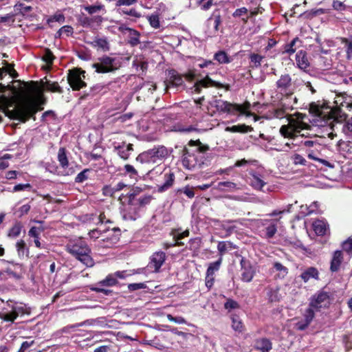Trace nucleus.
I'll list each match as a JSON object with an SVG mask.
<instances>
[{
    "label": "nucleus",
    "mask_w": 352,
    "mask_h": 352,
    "mask_svg": "<svg viewBox=\"0 0 352 352\" xmlns=\"http://www.w3.org/2000/svg\"><path fill=\"white\" fill-rule=\"evenodd\" d=\"M102 287L103 286H97L96 283L94 287H91V290L96 293H102L105 296H109L113 293L112 290L104 289Z\"/></svg>",
    "instance_id": "nucleus-57"
},
{
    "label": "nucleus",
    "mask_w": 352,
    "mask_h": 352,
    "mask_svg": "<svg viewBox=\"0 0 352 352\" xmlns=\"http://www.w3.org/2000/svg\"><path fill=\"white\" fill-rule=\"evenodd\" d=\"M315 311L316 309L312 307H309L305 310L304 314V318L305 321L307 322L308 324H310L311 322L313 320L314 316H315Z\"/></svg>",
    "instance_id": "nucleus-50"
},
{
    "label": "nucleus",
    "mask_w": 352,
    "mask_h": 352,
    "mask_svg": "<svg viewBox=\"0 0 352 352\" xmlns=\"http://www.w3.org/2000/svg\"><path fill=\"white\" fill-rule=\"evenodd\" d=\"M89 43L92 47L98 50H101L104 52H108L110 50L109 43L105 38L96 37L94 40Z\"/></svg>",
    "instance_id": "nucleus-27"
},
{
    "label": "nucleus",
    "mask_w": 352,
    "mask_h": 352,
    "mask_svg": "<svg viewBox=\"0 0 352 352\" xmlns=\"http://www.w3.org/2000/svg\"><path fill=\"white\" fill-rule=\"evenodd\" d=\"M127 30L128 32L130 33L129 43L131 44V46L138 45L140 43L139 38L140 33L137 30H133L132 28H127Z\"/></svg>",
    "instance_id": "nucleus-38"
},
{
    "label": "nucleus",
    "mask_w": 352,
    "mask_h": 352,
    "mask_svg": "<svg viewBox=\"0 0 352 352\" xmlns=\"http://www.w3.org/2000/svg\"><path fill=\"white\" fill-rule=\"evenodd\" d=\"M122 65V59L117 56L104 55L98 58V62L93 64L97 73H109L118 70Z\"/></svg>",
    "instance_id": "nucleus-7"
},
{
    "label": "nucleus",
    "mask_w": 352,
    "mask_h": 352,
    "mask_svg": "<svg viewBox=\"0 0 352 352\" xmlns=\"http://www.w3.org/2000/svg\"><path fill=\"white\" fill-rule=\"evenodd\" d=\"M118 283L117 279L113 274H109L106 276V278L99 282L97 283V286H104V287H112L115 286Z\"/></svg>",
    "instance_id": "nucleus-33"
},
{
    "label": "nucleus",
    "mask_w": 352,
    "mask_h": 352,
    "mask_svg": "<svg viewBox=\"0 0 352 352\" xmlns=\"http://www.w3.org/2000/svg\"><path fill=\"white\" fill-rule=\"evenodd\" d=\"M212 21H213V34H215L218 32L219 30V25H221V16L220 14L219 9H216L213 11L211 16L208 19L207 22L209 24Z\"/></svg>",
    "instance_id": "nucleus-26"
},
{
    "label": "nucleus",
    "mask_w": 352,
    "mask_h": 352,
    "mask_svg": "<svg viewBox=\"0 0 352 352\" xmlns=\"http://www.w3.org/2000/svg\"><path fill=\"white\" fill-rule=\"evenodd\" d=\"M35 344V340L29 338L28 340L23 342L17 352H28L29 349Z\"/></svg>",
    "instance_id": "nucleus-51"
},
{
    "label": "nucleus",
    "mask_w": 352,
    "mask_h": 352,
    "mask_svg": "<svg viewBox=\"0 0 352 352\" xmlns=\"http://www.w3.org/2000/svg\"><path fill=\"white\" fill-rule=\"evenodd\" d=\"M168 155V148L163 145H158L140 153L136 157V160L142 164L155 163L157 160H162Z\"/></svg>",
    "instance_id": "nucleus-6"
},
{
    "label": "nucleus",
    "mask_w": 352,
    "mask_h": 352,
    "mask_svg": "<svg viewBox=\"0 0 352 352\" xmlns=\"http://www.w3.org/2000/svg\"><path fill=\"white\" fill-rule=\"evenodd\" d=\"M222 262V258H219L217 261L210 263L206 270V274L214 276V273L217 272Z\"/></svg>",
    "instance_id": "nucleus-40"
},
{
    "label": "nucleus",
    "mask_w": 352,
    "mask_h": 352,
    "mask_svg": "<svg viewBox=\"0 0 352 352\" xmlns=\"http://www.w3.org/2000/svg\"><path fill=\"white\" fill-rule=\"evenodd\" d=\"M293 162L296 165H307V160L300 154H294L293 156Z\"/></svg>",
    "instance_id": "nucleus-61"
},
{
    "label": "nucleus",
    "mask_w": 352,
    "mask_h": 352,
    "mask_svg": "<svg viewBox=\"0 0 352 352\" xmlns=\"http://www.w3.org/2000/svg\"><path fill=\"white\" fill-rule=\"evenodd\" d=\"M126 186V185L122 182H118L114 186L106 185L102 189V194L104 196L113 197L116 192L122 190Z\"/></svg>",
    "instance_id": "nucleus-25"
},
{
    "label": "nucleus",
    "mask_w": 352,
    "mask_h": 352,
    "mask_svg": "<svg viewBox=\"0 0 352 352\" xmlns=\"http://www.w3.org/2000/svg\"><path fill=\"white\" fill-rule=\"evenodd\" d=\"M167 318L169 321L173 322L177 324H186L187 322L182 316H173L171 314L167 315Z\"/></svg>",
    "instance_id": "nucleus-62"
},
{
    "label": "nucleus",
    "mask_w": 352,
    "mask_h": 352,
    "mask_svg": "<svg viewBox=\"0 0 352 352\" xmlns=\"http://www.w3.org/2000/svg\"><path fill=\"white\" fill-rule=\"evenodd\" d=\"M217 188L219 190H233L236 188V184L232 182H220Z\"/></svg>",
    "instance_id": "nucleus-41"
},
{
    "label": "nucleus",
    "mask_w": 352,
    "mask_h": 352,
    "mask_svg": "<svg viewBox=\"0 0 352 352\" xmlns=\"http://www.w3.org/2000/svg\"><path fill=\"white\" fill-rule=\"evenodd\" d=\"M226 131L232 133H245L253 131V128L250 126L243 124L234 125L232 126H228L226 129Z\"/></svg>",
    "instance_id": "nucleus-30"
},
{
    "label": "nucleus",
    "mask_w": 352,
    "mask_h": 352,
    "mask_svg": "<svg viewBox=\"0 0 352 352\" xmlns=\"http://www.w3.org/2000/svg\"><path fill=\"white\" fill-rule=\"evenodd\" d=\"M232 328L234 331L238 332H242L243 331V325L241 320L239 318V316L237 315H232Z\"/></svg>",
    "instance_id": "nucleus-37"
},
{
    "label": "nucleus",
    "mask_w": 352,
    "mask_h": 352,
    "mask_svg": "<svg viewBox=\"0 0 352 352\" xmlns=\"http://www.w3.org/2000/svg\"><path fill=\"white\" fill-rule=\"evenodd\" d=\"M128 206L134 210L133 215H130L129 218L135 220L138 217V212L149 205L153 199L152 195L145 193L143 190L138 187H133L127 193Z\"/></svg>",
    "instance_id": "nucleus-3"
},
{
    "label": "nucleus",
    "mask_w": 352,
    "mask_h": 352,
    "mask_svg": "<svg viewBox=\"0 0 352 352\" xmlns=\"http://www.w3.org/2000/svg\"><path fill=\"white\" fill-rule=\"evenodd\" d=\"M114 149L117 151L118 155L123 160H126L129 158L131 152L133 150V144H126L124 142L122 145L116 146Z\"/></svg>",
    "instance_id": "nucleus-20"
},
{
    "label": "nucleus",
    "mask_w": 352,
    "mask_h": 352,
    "mask_svg": "<svg viewBox=\"0 0 352 352\" xmlns=\"http://www.w3.org/2000/svg\"><path fill=\"white\" fill-rule=\"evenodd\" d=\"M251 176L250 185L256 190H261L263 187L266 184V182L262 179L261 174L252 171L250 173Z\"/></svg>",
    "instance_id": "nucleus-24"
},
{
    "label": "nucleus",
    "mask_w": 352,
    "mask_h": 352,
    "mask_svg": "<svg viewBox=\"0 0 352 352\" xmlns=\"http://www.w3.org/2000/svg\"><path fill=\"white\" fill-rule=\"evenodd\" d=\"M276 87L278 93L286 97H289L294 94L292 77L288 74H282L276 82Z\"/></svg>",
    "instance_id": "nucleus-10"
},
{
    "label": "nucleus",
    "mask_w": 352,
    "mask_h": 352,
    "mask_svg": "<svg viewBox=\"0 0 352 352\" xmlns=\"http://www.w3.org/2000/svg\"><path fill=\"white\" fill-rule=\"evenodd\" d=\"M289 125L294 133H300L301 130L306 129L307 124L303 122L289 119Z\"/></svg>",
    "instance_id": "nucleus-34"
},
{
    "label": "nucleus",
    "mask_w": 352,
    "mask_h": 352,
    "mask_svg": "<svg viewBox=\"0 0 352 352\" xmlns=\"http://www.w3.org/2000/svg\"><path fill=\"white\" fill-rule=\"evenodd\" d=\"M214 60L219 64H228L232 62V58L223 50H219L214 55Z\"/></svg>",
    "instance_id": "nucleus-31"
},
{
    "label": "nucleus",
    "mask_w": 352,
    "mask_h": 352,
    "mask_svg": "<svg viewBox=\"0 0 352 352\" xmlns=\"http://www.w3.org/2000/svg\"><path fill=\"white\" fill-rule=\"evenodd\" d=\"M112 231L114 232L112 236L107 237L106 239L102 240L104 242H110L111 245L116 244L118 241L120 236V229L119 228H113Z\"/></svg>",
    "instance_id": "nucleus-44"
},
{
    "label": "nucleus",
    "mask_w": 352,
    "mask_h": 352,
    "mask_svg": "<svg viewBox=\"0 0 352 352\" xmlns=\"http://www.w3.org/2000/svg\"><path fill=\"white\" fill-rule=\"evenodd\" d=\"M296 61L298 67L300 69L305 70L310 64L307 56V52L304 50H300L296 54Z\"/></svg>",
    "instance_id": "nucleus-22"
},
{
    "label": "nucleus",
    "mask_w": 352,
    "mask_h": 352,
    "mask_svg": "<svg viewBox=\"0 0 352 352\" xmlns=\"http://www.w3.org/2000/svg\"><path fill=\"white\" fill-rule=\"evenodd\" d=\"M15 14L12 13L7 14L4 16H0V24L4 23L11 25L15 21Z\"/></svg>",
    "instance_id": "nucleus-49"
},
{
    "label": "nucleus",
    "mask_w": 352,
    "mask_h": 352,
    "mask_svg": "<svg viewBox=\"0 0 352 352\" xmlns=\"http://www.w3.org/2000/svg\"><path fill=\"white\" fill-rule=\"evenodd\" d=\"M16 250L18 252L19 255L23 256L25 254V251L26 250V244L23 240H20L16 243Z\"/></svg>",
    "instance_id": "nucleus-60"
},
{
    "label": "nucleus",
    "mask_w": 352,
    "mask_h": 352,
    "mask_svg": "<svg viewBox=\"0 0 352 352\" xmlns=\"http://www.w3.org/2000/svg\"><path fill=\"white\" fill-rule=\"evenodd\" d=\"M343 261L342 252L340 250H336L333 252L330 263V271L336 272L340 270V265Z\"/></svg>",
    "instance_id": "nucleus-18"
},
{
    "label": "nucleus",
    "mask_w": 352,
    "mask_h": 352,
    "mask_svg": "<svg viewBox=\"0 0 352 352\" xmlns=\"http://www.w3.org/2000/svg\"><path fill=\"white\" fill-rule=\"evenodd\" d=\"M3 304L0 311V318L6 322H14L18 317L30 316L31 309L27 305L21 302H16L11 300Z\"/></svg>",
    "instance_id": "nucleus-4"
},
{
    "label": "nucleus",
    "mask_w": 352,
    "mask_h": 352,
    "mask_svg": "<svg viewBox=\"0 0 352 352\" xmlns=\"http://www.w3.org/2000/svg\"><path fill=\"white\" fill-rule=\"evenodd\" d=\"M166 90L176 88L177 90L184 89V81L182 76L175 69L168 71V78L164 82Z\"/></svg>",
    "instance_id": "nucleus-13"
},
{
    "label": "nucleus",
    "mask_w": 352,
    "mask_h": 352,
    "mask_svg": "<svg viewBox=\"0 0 352 352\" xmlns=\"http://www.w3.org/2000/svg\"><path fill=\"white\" fill-rule=\"evenodd\" d=\"M280 133L284 137L287 138H291L294 136V133H293L292 129L290 128L289 124L287 125H283L280 129Z\"/></svg>",
    "instance_id": "nucleus-52"
},
{
    "label": "nucleus",
    "mask_w": 352,
    "mask_h": 352,
    "mask_svg": "<svg viewBox=\"0 0 352 352\" xmlns=\"http://www.w3.org/2000/svg\"><path fill=\"white\" fill-rule=\"evenodd\" d=\"M148 20L149 21L151 27L154 28H158L160 26V18L157 14H153L151 16H148Z\"/></svg>",
    "instance_id": "nucleus-54"
},
{
    "label": "nucleus",
    "mask_w": 352,
    "mask_h": 352,
    "mask_svg": "<svg viewBox=\"0 0 352 352\" xmlns=\"http://www.w3.org/2000/svg\"><path fill=\"white\" fill-rule=\"evenodd\" d=\"M273 267L276 271L279 272L283 277H285L288 273V269L279 262H275L273 265Z\"/></svg>",
    "instance_id": "nucleus-56"
},
{
    "label": "nucleus",
    "mask_w": 352,
    "mask_h": 352,
    "mask_svg": "<svg viewBox=\"0 0 352 352\" xmlns=\"http://www.w3.org/2000/svg\"><path fill=\"white\" fill-rule=\"evenodd\" d=\"M300 276L305 283L308 282L311 278L318 280L319 272L314 267H309L302 272Z\"/></svg>",
    "instance_id": "nucleus-23"
},
{
    "label": "nucleus",
    "mask_w": 352,
    "mask_h": 352,
    "mask_svg": "<svg viewBox=\"0 0 352 352\" xmlns=\"http://www.w3.org/2000/svg\"><path fill=\"white\" fill-rule=\"evenodd\" d=\"M66 250L86 267H91L94 265L95 263L91 255V250L81 238L69 241L66 245Z\"/></svg>",
    "instance_id": "nucleus-2"
},
{
    "label": "nucleus",
    "mask_w": 352,
    "mask_h": 352,
    "mask_svg": "<svg viewBox=\"0 0 352 352\" xmlns=\"http://www.w3.org/2000/svg\"><path fill=\"white\" fill-rule=\"evenodd\" d=\"M46 88L47 90L52 91V92H58V93L63 92V89L59 86V85L56 82H47V85H46Z\"/></svg>",
    "instance_id": "nucleus-55"
},
{
    "label": "nucleus",
    "mask_w": 352,
    "mask_h": 352,
    "mask_svg": "<svg viewBox=\"0 0 352 352\" xmlns=\"http://www.w3.org/2000/svg\"><path fill=\"white\" fill-rule=\"evenodd\" d=\"M255 347L262 352H269L272 349V342L267 338H261L256 341Z\"/></svg>",
    "instance_id": "nucleus-29"
},
{
    "label": "nucleus",
    "mask_w": 352,
    "mask_h": 352,
    "mask_svg": "<svg viewBox=\"0 0 352 352\" xmlns=\"http://www.w3.org/2000/svg\"><path fill=\"white\" fill-rule=\"evenodd\" d=\"M312 227L318 236H324L329 232V224L325 220H316L313 222Z\"/></svg>",
    "instance_id": "nucleus-17"
},
{
    "label": "nucleus",
    "mask_w": 352,
    "mask_h": 352,
    "mask_svg": "<svg viewBox=\"0 0 352 352\" xmlns=\"http://www.w3.org/2000/svg\"><path fill=\"white\" fill-rule=\"evenodd\" d=\"M127 287L129 292H134L141 289H146L147 285L145 283H129Z\"/></svg>",
    "instance_id": "nucleus-58"
},
{
    "label": "nucleus",
    "mask_w": 352,
    "mask_h": 352,
    "mask_svg": "<svg viewBox=\"0 0 352 352\" xmlns=\"http://www.w3.org/2000/svg\"><path fill=\"white\" fill-rule=\"evenodd\" d=\"M223 307L225 309H226L228 312H230L233 309L240 308L239 302L232 298H227V300L224 303Z\"/></svg>",
    "instance_id": "nucleus-46"
},
{
    "label": "nucleus",
    "mask_w": 352,
    "mask_h": 352,
    "mask_svg": "<svg viewBox=\"0 0 352 352\" xmlns=\"http://www.w3.org/2000/svg\"><path fill=\"white\" fill-rule=\"evenodd\" d=\"M166 258V254L162 251L154 252L150 257V261L146 266L147 269L154 273H159L160 268Z\"/></svg>",
    "instance_id": "nucleus-14"
},
{
    "label": "nucleus",
    "mask_w": 352,
    "mask_h": 352,
    "mask_svg": "<svg viewBox=\"0 0 352 352\" xmlns=\"http://www.w3.org/2000/svg\"><path fill=\"white\" fill-rule=\"evenodd\" d=\"M38 109L35 106L33 105H25L22 106L16 111L11 112L10 113L14 114V118L18 120L20 122H25L30 118L34 120L36 118L34 115L36 113Z\"/></svg>",
    "instance_id": "nucleus-12"
},
{
    "label": "nucleus",
    "mask_w": 352,
    "mask_h": 352,
    "mask_svg": "<svg viewBox=\"0 0 352 352\" xmlns=\"http://www.w3.org/2000/svg\"><path fill=\"white\" fill-rule=\"evenodd\" d=\"M57 160L59 162L60 166L63 169L61 175L63 176L72 175L76 172V170H79L80 168V166L74 163L69 162L67 150L65 147H60L58 149Z\"/></svg>",
    "instance_id": "nucleus-8"
},
{
    "label": "nucleus",
    "mask_w": 352,
    "mask_h": 352,
    "mask_svg": "<svg viewBox=\"0 0 352 352\" xmlns=\"http://www.w3.org/2000/svg\"><path fill=\"white\" fill-rule=\"evenodd\" d=\"M103 9H104V6H102V5H94V6H87L85 8V10L90 14L96 13L98 11L103 10Z\"/></svg>",
    "instance_id": "nucleus-64"
},
{
    "label": "nucleus",
    "mask_w": 352,
    "mask_h": 352,
    "mask_svg": "<svg viewBox=\"0 0 352 352\" xmlns=\"http://www.w3.org/2000/svg\"><path fill=\"white\" fill-rule=\"evenodd\" d=\"M332 7L333 10L339 12L344 11L346 9L347 6L342 1L338 0H333L332 2Z\"/></svg>",
    "instance_id": "nucleus-59"
},
{
    "label": "nucleus",
    "mask_w": 352,
    "mask_h": 352,
    "mask_svg": "<svg viewBox=\"0 0 352 352\" xmlns=\"http://www.w3.org/2000/svg\"><path fill=\"white\" fill-rule=\"evenodd\" d=\"M85 72L80 69L69 71L67 79L69 85L74 90H80L86 86V83L83 80L85 78Z\"/></svg>",
    "instance_id": "nucleus-11"
},
{
    "label": "nucleus",
    "mask_w": 352,
    "mask_h": 352,
    "mask_svg": "<svg viewBox=\"0 0 352 352\" xmlns=\"http://www.w3.org/2000/svg\"><path fill=\"white\" fill-rule=\"evenodd\" d=\"M21 223H16L9 230L8 236L15 238L19 236L22 230Z\"/></svg>",
    "instance_id": "nucleus-45"
},
{
    "label": "nucleus",
    "mask_w": 352,
    "mask_h": 352,
    "mask_svg": "<svg viewBox=\"0 0 352 352\" xmlns=\"http://www.w3.org/2000/svg\"><path fill=\"white\" fill-rule=\"evenodd\" d=\"M44 230L45 229H40V228L33 226L29 230L28 235L30 237L38 238L39 235L41 234V232L44 231Z\"/></svg>",
    "instance_id": "nucleus-63"
},
{
    "label": "nucleus",
    "mask_w": 352,
    "mask_h": 352,
    "mask_svg": "<svg viewBox=\"0 0 352 352\" xmlns=\"http://www.w3.org/2000/svg\"><path fill=\"white\" fill-rule=\"evenodd\" d=\"M214 222L219 223V226L226 232V236H230L236 231V226L234 225V223H240V219L235 220H225L220 221L214 220Z\"/></svg>",
    "instance_id": "nucleus-15"
},
{
    "label": "nucleus",
    "mask_w": 352,
    "mask_h": 352,
    "mask_svg": "<svg viewBox=\"0 0 352 352\" xmlns=\"http://www.w3.org/2000/svg\"><path fill=\"white\" fill-rule=\"evenodd\" d=\"M342 131L346 136L352 138V117L344 122Z\"/></svg>",
    "instance_id": "nucleus-47"
},
{
    "label": "nucleus",
    "mask_w": 352,
    "mask_h": 352,
    "mask_svg": "<svg viewBox=\"0 0 352 352\" xmlns=\"http://www.w3.org/2000/svg\"><path fill=\"white\" fill-rule=\"evenodd\" d=\"M214 107L217 111L220 113H228L230 115H237L238 113L245 114L246 116H252L250 112H247L250 108V104L245 102L243 105L232 104L228 101L221 99L214 101Z\"/></svg>",
    "instance_id": "nucleus-5"
},
{
    "label": "nucleus",
    "mask_w": 352,
    "mask_h": 352,
    "mask_svg": "<svg viewBox=\"0 0 352 352\" xmlns=\"http://www.w3.org/2000/svg\"><path fill=\"white\" fill-rule=\"evenodd\" d=\"M297 43H301V41L298 37H295L289 43L285 45L283 52L289 55L294 54L297 49L296 46Z\"/></svg>",
    "instance_id": "nucleus-36"
},
{
    "label": "nucleus",
    "mask_w": 352,
    "mask_h": 352,
    "mask_svg": "<svg viewBox=\"0 0 352 352\" xmlns=\"http://www.w3.org/2000/svg\"><path fill=\"white\" fill-rule=\"evenodd\" d=\"M235 245L230 241H220L217 245L220 256H223L227 251L235 249Z\"/></svg>",
    "instance_id": "nucleus-35"
},
{
    "label": "nucleus",
    "mask_w": 352,
    "mask_h": 352,
    "mask_svg": "<svg viewBox=\"0 0 352 352\" xmlns=\"http://www.w3.org/2000/svg\"><path fill=\"white\" fill-rule=\"evenodd\" d=\"M268 300L271 302L280 301L281 296L279 294L278 289H270L267 292Z\"/></svg>",
    "instance_id": "nucleus-48"
},
{
    "label": "nucleus",
    "mask_w": 352,
    "mask_h": 352,
    "mask_svg": "<svg viewBox=\"0 0 352 352\" xmlns=\"http://www.w3.org/2000/svg\"><path fill=\"white\" fill-rule=\"evenodd\" d=\"M14 8L16 10L19 11V12H20L21 14H22L23 15L27 14L28 12L32 11V8L31 6H25V4L21 3H16L14 6Z\"/></svg>",
    "instance_id": "nucleus-53"
},
{
    "label": "nucleus",
    "mask_w": 352,
    "mask_h": 352,
    "mask_svg": "<svg viewBox=\"0 0 352 352\" xmlns=\"http://www.w3.org/2000/svg\"><path fill=\"white\" fill-rule=\"evenodd\" d=\"M285 117H286V112L284 107L272 108L266 113V118L268 119H282Z\"/></svg>",
    "instance_id": "nucleus-28"
},
{
    "label": "nucleus",
    "mask_w": 352,
    "mask_h": 352,
    "mask_svg": "<svg viewBox=\"0 0 352 352\" xmlns=\"http://www.w3.org/2000/svg\"><path fill=\"white\" fill-rule=\"evenodd\" d=\"M214 82L211 78H210L208 75H206V78L197 81L195 85V91L197 94H199L201 92L202 87H208L211 85H213Z\"/></svg>",
    "instance_id": "nucleus-32"
},
{
    "label": "nucleus",
    "mask_w": 352,
    "mask_h": 352,
    "mask_svg": "<svg viewBox=\"0 0 352 352\" xmlns=\"http://www.w3.org/2000/svg\"><path fill=\"white\" fill-rule=\"evenodd\" d=\"M163 178V183L157 185V190L160 192L167 190L173 186L175 181V175L173 173L169 171L164 174Z\"/></svg>",
    "instance_id": "nucleus-16"
},
{
    "label": "nucleus",
    "mask_w": 352,
    "mask_h": 352,
    "mask_svg": "<svg viewBox=\"0 0 352 352\" xmlns=\"http://www.w3.org/2000/svg\"><path fill=\"white\" fill-rule=\"evenodd\" d=\"M250 60L251 66L253 67L258 68L261 66V62L264 58V56L258 54L252 53L250 54Z\"/></svg>",
    "instance_id": "nucleus-39"
},
{
    "label": "nucleus",
    "mask_w": 352,
    "mask_h": 352,
    "mask_svg": "<svg viewBox=\"0 0 352 352\" xmlns=\"http://www.w3.org/2000/svg\"><path fill=\"white\" fill-rule=\"evenodd\" d=\"M329 294L323 290L318 291L313 295L309 301V307H314L316 311L322 308H327L329 305Z\"/></svg>",
    "instance_id": "nucleus-9"
},
{
    "label": "nucleus",
    "mask_w": 352,
    "mask_h": 352,
    "mask_svg": "<svg viewBox=\"0 0 352 352\" xmlns=\"http://www.w3.org/2000/svg\"><path fill=\"white\" fill-rule=\"evenodd\" d=\"M277 221L274 219H265L263 220V225H267L266 227L265 237L267 239H272L277 232Z\"/></svg>",
    "instance_id": "nucleus-19"
},
{
    "label": "nucleus",
    "mask_w": 352,
    "mask_h": 352,
    "mask_svg": "<svg viewBox=\"0 0 352 352\" xmlns=\"http://www.w3.org/2000/svg\"><path fill=\"white\" fill-rule=\"evenodd\" d=\"M54 58L55 56L52 51L49 49H45L42 56V60L45 62L49 67H51Z\"/></svg>",
    "instance_id": "nucleus-43"
},
{
    "label": "nucleus",
    "mask_w": 352,
    "mask_h": 352,
    "mask_svg": "<svg viewBox=\"0 0 352 352\" xmlns=\"http://www.w3.org/2000/svg\"><path fill=\"white\" fill-rule=\"evenodd\" d=\"M212 158V154L209 146L202 144L199 140H190L182 150V165L188 170L208 166Z\"/></svg>",
    "instance_id": "nucleus-1"
},
{
    "label": "nucleus",
    "mask_w": 352,
    "mask_h": 352,
    "mask_svg": "<svg viewBox=\"0 0 352 352\" xmlns=\"http://www.w3.org/2000/svg\"><path fill=\"white\" fill-rule=\"evenodd\" d=\"M91 169L85 168L83 170L80 172L75 177L74 182L77 184L83 183L85 181L88 179L89 173L91 172Z\"/></svg>",
    "instance_id": "nucleus-42"
},
{
    "label": "nucleus",
    "mask_w": 352,
    "mask_h": 352,
    "mask_svg": "<svg viewBox=\"0 0 352 352\" xmlns=\"http://www.w3.org/2000/svg\"><path fill=\"white\" fill-rule=\"evenodd\" d=\"M241 279L245 282H250L254 277V272L252 267L248 264L247 265L246 262L243 260V258L241 261Z\"/></svg>",
    "instance_id": "nucleus-21"
}]
</instances>
